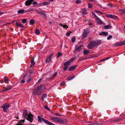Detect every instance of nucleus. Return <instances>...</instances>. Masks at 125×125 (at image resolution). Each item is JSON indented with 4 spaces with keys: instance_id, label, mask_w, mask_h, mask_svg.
I'll return each instance as SVG.
<instances>
[{
    "instance_id": "obj_1",
    "label": "nucleus",
    "mask_w": 125,
    "mask_h": 125,
    "mask_svg": "<svg viewBox=\"0 0 125 125\" xmlns=\"http://www.w3.org/2000/svg\"><path fill=\"white\" fill-rule=\"evenodd\" d=\"M22 116L24 119L28 120L31 122L32 123L33 121V115L31 113L28 114L27 112V110H24L23 113L22 115Z\"/></svg>"
},
{
    "instance_id": "obj_2",
    "label": "nucleus",
    "mask_w": 125,
    "mask_h": 125,
    "mask_svg": "<svg viewBox=\"0 0 125 125\" xmlns=\"http://www.w3.org/2000/svg\"><path fill=\"white\" fill-rule=\"evenodd\" d=\"M44 88V85L42 84H41L37 87L36 90L33 93L35 95H39L42 92V91Z\"/></svg>"
},
{
    "instance_id": "obj_3",
    "label": "nucleus",
    "mask_w": 125,
    "mask_h": 125,
    "mask_svg": "<svg viewBox=\"0 0 125 125\" xmlns=\"http://www.w3.org/2000/svg\"><path fill=\"white\" fill-rule=\"evenodd\" d=\"M10 106V104L6 103L4 104V105L2 106L1 107L3 109L4 111V112H5Z\"/></svg>"
},
{
    "instance_id": "obj_4",
    "label": "nucleus",
    "mask_w": 125,
    "mask_h": 125,
    "mask_svg": "<svg viewBox=\"0 0 125 125\" xmlns=\"http://www.w3.org/2000/svg\"><path fill=\"white\" fill-rule=\"evenodd\" d=\"M51 118L52 120L56 122L61 123L62 122V121L58 118L51 117Z\"/></svg>"
},
{
    "instance_id": "obj_5",
    "label": "nucleus",
    "mask_w": 125,
    "mask_h": 125,
    "mask_svg": "<svg viewBox=\"0 0 125 125\" xmlns=\"http://www.w3.org/2000/svg\"><path fill=\"white\" fill-rule=\"evenodd\" d=\"M89 32V31L88 29L84 30L83 32L82 33V38H83L86 37Z\"/></svg>"
},
{
    "instance_id": "obj_6",
    "label": "nucleus",
    "mask_w": 125,
    "mask_h": 125,
    "mask_svg": "<svg viewBox=\"0 0 125 125\" xmlns=\"http://www.w3.org/2000/svg\"><path fill=\"white\" fill-rule=\"evenodd\" d=\"M96 45L95 41L91 42L88 45L89 49H93Z\"/></svg>"
},
{
    "instance_id": "obj_7",
    "label": "nucleus",
    "mask_w": 125,
    "mask_h": 125,
    "mask_svg": "<svg viewBox=\"0 0 125 125\" xmlns=\"http://www.w3.org/2000/svg\"><path fill=\"white\" fill-rule=\"evenodd\" d=\"M12 88V86H10L8 88H6L5 87H3L2 89V90L0 91L1 92H6L8 91L9 90L11 89Z\"/></svg>"
},
{
    "instance_id": "obj_8",
    "label": "nucleus",
    "mask_w": 125,
    "mask_h": 125,
    "mask_svg": "<svg viewBox=\"0 0 125 125\" xmlns=\"http://www.w3.org/2000/svg\"><path fill=\"white\" fill-rule=\"evenodd\" d=\"M70 64V63L68 62H65L64 63V66L65 67L63 69L64 71L66 70L68 67V66H69Z\"/></svg>"
},
{
    "instance_id": "obj_9",
    "label": "nucleus",
    "mask_w": 125,
    "mask_h": 125,
    "mask_svg": "<svg viewBox=\"0 0 125 125\" xmlns=\"http://www.w3.org/2000/svg\"><path fill=\"white\" fill-rule=\"evenodd\" d=\"M27 73H26V74L24 75L23 78V79L20 82V83H25V80L26 78H27Z\"/></svg>"
},
{
    "instance_id": "obj_10",
    "label": "nucleus",
    "mask_w": 125,
    "mask_h": 125,
    "mask_svg": "<svg viewBox=\"0 0 125 125\" xmlns=\"http://www.w3.org/2000/svg\"><path fill=\"white\" fill-rule=\"evenodd\" d=\"M97 21V23L98 24H104V23L103 21L100 19L98 17L96 19Z\"/></svg>"
},
{
    "instance_id": "obj_11",
    "label": "nucleus",
    "mask_w": 125,
    "mask_h": 125,
    "mask_svg": "<svg viewBox=\"0 0 125 125\" xmlns=\"http://www.w3.org/2000/svg\"><path fill=\"white\" fill-rule=\"evenodd\" d=\"M106 16L107 18L113 19H116L117 17V16L115 15L111 14H107Z\"/></svg>"
},
{
    "instance_id": "obj_12",
    "label": "nucleus",
    "mask_w": 125,
    "mask_h": 125,
    "mask_svg": "<svg viewBox=\"0 0 125 125\" xmlns=\"http://www.w3.org/2000/svg\"><path fill=\"white\" fill-rule=\"evenodd\" d=\"M40 15L42 16V18H44L47 17V15L44 11H42Z\"/></svg>"
},
{
    "instance_id": "obj_13",
    "label": "nucleus",
    "mask_w": 125,
    "mask_h": 125,
    "mask_svg": "<svg viewBox=\"0 0 125 125\" xmlns=\"http://www.w3.org/2000/svg\"><path fill=\"white\" fill-rule=\"evenodd\" d=\"M125 45V41H122L120 42H118L116 44V46H119Z\"/></svg>"
},
{
    "instance_id": "obj_14",
    "label": "nucleus",
    "mask_w": 125,
    "mask_h": 125,
    "mask_svg": "<svg viewBox=\"0 0 125 125\" xmlns=\"http://www.w3.org/2000/svg\"><path fill=\"white\" fill-rule=\"evenodd\" d=\"M31 64L30 65V67L31 68L32 66H34L35 64L34 62V59L32 58L31 61Z\"/></svg>"
},
{
    "instance_id": "obj_15",
    "label": "nucleus",
    "mask_w": 125,
    "mask_h": 125,
    "mask_svg": "<svg viewBox=\"0 0 125 125\" xmlns=\"http://www.w3.org/2000/svg\"><path fill=\"white\" fill-rule=\"evenodd\" d=\"M87 14L86 10L85 9H82L81 10V14L83 15Z\"/></svg>"
},
{
    "instance_id": "obj_16",
    "label": "nucleus",
    "mask_w": 125,
    "mask_h": 125,
    "mask_svg": "<svg viewBox=\"0 0 125 125\" xmlns=\"http://www.w3.org/2000/svg\"><path fill=\"white\" fill-rule=\"evenodd\" d=\"M76 67V66H71L70 67L69 70V71H73L75 69Z\"/></svg>"
},
{
    "instance_id": "obj_17",
    "label": "nucleus",
    "mask_w": 125,
    "mask_h": 125,
    "mask_svg": "<svg viewBox=\"0 0 125 125\" xmlns=\"http://www.w3.org/2000/svg\"><path fill=\"white\" fill-rule=\"evenodd\" d=\"M16 26L18 27H21L22 28H23L24 26L21 23L19 24L17 22H16Z\"/></svg>"
},
{
    "instance_id": "obj_18",
    "label": "nucleus",
    "mask_w": 125,
    "mask_h": 125,
    "mask_svg": "<svg viewBox=\"0 0 125 125\" xmlns=\"http://www.w3.org/2000/svg\"><path fill=\"white\" fill-rule=\"evenodd\" d=\"M51 56H50L47 58L46 60V63H48L50 62L51 59Z\"/></svg>"
},
{
    "instance_id": "obj_19",
    "label": "nucleus",
    "mask_w": 125,
    "mask_h": 125,
    "mask_svg": "<svg viewBox=\"0 0 125 125\" xmlns=\"http://www.w3.org/2000/svg\"><path fill=\"white\" fill-rule=\"evenodd\" d=\"M108 35V33L107 32H101L100 34V35H103L104 36H107Z\"/></svg>"
},
{
    "instance_id": "obj_20",
    "label": "nucleus",
    "mask_w": 125,
    "mask_h": 125,
    "mask_svg": "<svg viewBox=\"0 0 125 125\" xmlns=\"http://www.w3.org/2000/svg\"><path fill=\"white\" fill-rule=\"evenodd\" d=\"M47 95L46 94H44L42 96L41 99L42 101H43L44 100V98L47 97Z\"/></svg>"
},
{
    "instance_id": "obj_21",
    "label": "nucleus",
    "mask_w": 125,
    "mask_h": 125,
    "mask_svg": "<svg viewBox=\"0 0 125 125\" xmlns=\"http://www.w3.org/2000/svg\"><path fill=\"white\" fill-rule=\"evenodd\" d=\"M120 11L121 15H123V14H125V9H121Z\"/></svg>"
},
{
    "instance_id": "obj_22",
    "label": "nucleus",
    "mask_w": 125,
    "mask_h": 125,
    "mask_svg": "<svg viewBox=\"0 0 125 125\" xmlns=\"http://www.w3.org/2000/svg\"><path fill=\"white\" fill-rule=\"evenodd\" d=\"M62 53L60 52H58L57 54L56 55V56L57 58H58L60 56H62Z\"/></svg>"
},
{
    "instance_id": "obj_23",
    "label": "nucleus",
    "mask_w": 125,
    "mask_h": 125,
    "mask_svg": "<svg viewBox=\"0 0 125 125\" xmlns=\"http://www.w3.org/2000/svg\"><path fill=\"white\" fill-rule=\"evenodd\" d=\"M31 78L32 76L31 75H30L28 77V79L27 81V83H30L31 81Z\"/></svg>"
},
{
    "instance_id": "obj_24",
    "label": "nucleus",
    "mask_w": 125,
    "mask_h": 125,
    "mask_svg": "<svg viewBox=\"0 0 125 125\" xmlns=\"http://www.w3.org/2000/svg\"><path fill=\"white\" fill-rule=\"evenodd\" d=\"M74 76H72L68 77L67 78V80L68 81L70 80L73 79V78H74Z\"/></svg>"
},
{
    "instance_id": "obj_25",
    "label": "nucleus",
    "mask_w": 125,
    "mask_h": 125,
    "mask_svg": "<svg viewBox=\"0 0 125 125\" xmlns=\"http://www.w3.org/2000/svg\"><path fill=\"white\" fill-rule=\"evenodd\" d=\"M25 10L24 9H22L21 10H19L17 13H18L22 14L24 12Z\"/></svg>"
},
{
    "instance_id": "obj_26",
    "label": "nucleus",
    "mask_w": 125,
    "mask_h": 125,
    "mask_svg": "<svg viewBox=\"0 0 125 125\" xmlns=\"http://www.w3.org/2000/svg\"><path fill=\"white\" fill-rule=\"evenodd\" d=\"M89 52L88 50H84L83 51V54L84 55H86L88 54Z\"/></svg>"
},
{
    "instance_id": "obj_27",
    "label": "nucleus",
    "mask_w": 125,
    "mask_h": 125,
    "mask_svg": "<svg viewBox=\"0 0 125 125\" xmlns=\"http://www.w3.org/2000/svg\"><path fill=\"white\" fill-rule=\"evenodd\" d=\"M95 42L96 45H99L101 43V41H95Z\"/></svg>"
},
{
    "instance_id": "obj_28",
    "label": "nucleus",
    "mask_w": 125,
    "mask_h": 125,
    "mask_svg": "<svg viewBox=\"0 0 125 125\" xmlns=\"http://www.w3.org/2000/svg\"><path fill=\"white\" fill-rule=\"evenodd\" d=\"M57 74V72H55L53 75L52 77L50 78L51 79H53L55 78Z\"/></svg>"
},
{
    "instance_id": "obj_29",
    "label": "nucleus",
    "mask_w": 125,
    "mask_h": 125,
    "mask_svg": "<svg viewBox=\"0 0 125 125\" xmlns=\"http://www.w3.org/2000/svg\"><path fill=\"white\" fill-rule=\"evenodd\" d=\"M35 32V34L37 35L39 34H40V33L39 30L38 29H36V30Z\"/></svg>"
},
{
    "instance_id": "obj_30",
    "label": "nucleus",
    "mask_w": 125,
    "mask_h": 125,
    "mask_svg": "<svg viewBox=\"0 0 125 125\" xmlns=\"http://www.w3.org/2000/svg\"><path fill=\"white\" fill-rule=\"evenodd\" d=\"M30 23L31 25H33L35 23V21L33 20H31L29 22Z\"/></svg>"
},
{
    "instance_id": "obj_31",
    "label": "nucleus",
    "mask_w": 125,
    "mask_h": 125,
    "mask_svg": "<svg viewBox=\"0 0 125 125\" xmlns=\"http://www.w3.org/2000/svg\"><path fill=\"white\" fill-rule=\"evenodd\" d=\"M81 51V49H80V48L79 47H77L76 49L75 50V51H78L80 52Z\"/></svg>"
},
{
    "instance_id": "obj_32",
    "label": "nucleus",
    "mask_w": 125,
    "mask_h": 125,
    "mask_svg": "<svg viewBox=\"0 0 125 125\" xmlns=\"http://www.w3.org/2000/svg\"><path fill=\"white\" fill-rule=\"evenodd\" d=\"M111 26L109 25H107L104 26V28L105 29H108L111 27Z\"/></svg>"
},
{
    "instance_id": "obj_33",
    "label": "nucleus",
    "mask_w": 125,
    "mask_h": 125,
    "mask_svg": "<svg viewBox=\"0 0 125 125\" xmlns=\"http://www.w3.org/2000/svg\"><path fill=\"white\" fill-rule=\"evenodd\" d=\"M94 11L95 12L97 13H99V14L101 15H102L103 14V13L101 12L100 11H97L96 10H94Z\"/></svg>"
},
{
    "instance_id": "obj_34",
    "label": "nucleus",
    "mask_w": 125,
    "mask_h": 125,
    "mask_svg": "<svg viewBox=\"0 0 125 125\" xmlns=\"http://www.w3.org/2000/svg\"><path fill=\"white\" fill-rule=\"evenodd\" d=\"M4 80L5 82L6 83H7L8 82L9 80L8 78H6V77H4Z\"/></svg>"
},
{
    "instance_id": "obj_35",
    "label": "nucleus",
    "mask_w": 125,
    "mask_h": 125,
    "mask_svg": "<svg viewBox=\"0 0 125 125\" xmlns=\"http://www.w3.org/2000/svg\"><path fill=\"white\" fill-rule=\"evenodd\" d=\"M74 58H72L69 60L68 61L70 63L73 62L74 60Z\"/></svg>"
},
{
    "instance_id": "obj_36",
    "label": "nucleus",
    "mask_w": 125,
    "mask_h": 125,
    "mask_svg": "<svg viewBox=\"0 0 125 125\" xmlns=\"http://www.w3.org/2000/svg\"><path fill=\"white\" fill-rule=\"evenodd\" d=\"M109 58H105L104 59H102V60H101V62H103L104 61L108 59H109Z\"/></svg>"
},
{
    "instance_id": "obj_37",
    "label": "nucleus",
    "mask_w": 125,
    "mask_h": 125,
    "mask_svg": "<svg viewBox=\"0 0 125 125\" xmlns=\"http://www.w3.org/2000/svg\"><path fill=\"white\" fill-rule=\"evenodd\" d=\"M68 28V26H67V25L66 24L63 25V28L65 29H66Z\"/></svg>"
},
{
    "instance_id": "obj_38",
    "label": "nucleus",
    "mask_w": 125,
    "mask_h": 125,
    "mask_svg": "<svg viewBox=\"0 0 125 125\" xmlns=\"http://www.w3.org/2000/svg\"><path fill=\"white\" fill-rule=\"evenodd\" d=\"M71 31H68L66 34V35L67 36H69L70 35V33H71Z\"/></svg>"
},
{
    "instance_id": "obj_39",
    "label": "nucleus",
    "mask_w": 125,
    "mask_h": 125,
    "mask_svg": "<svg viewBox=\"0 0 125 125\" xmlns=\"http://www.w3.org/2000/svg\"><path fill=\"white\" fill-rule=\"evenodd\" d=\"M81 2V1L80 0H76V2L77 4H79Z\"/></svg>"
},
{
    "instance_id": "obj_40",
    "label": "nucleus",
    "mask_w": 125,
    "mask_h": 125,
    "mask_svg": "<svg viewBox=\"0 0 125 125\" xmlns=\"http://www.w3.org/2000/svg\"><path fill=\"white\" fill-rule=\"evenodd\" d=\"M112 37V35H109L108 37H107V40H109Z\"/></svg>"
},
{
    "instance_id": "obj_41",
    "label": "nucleus",
    "mask_w": 125,
    "mask_h": 125,
    "mask_svg": "<svg viewBox=\"0 0 125 125\" xmlns=\"http://www.w3.org/2000/svg\"><path fill=\"white\" fill-rule=\"evenodd\" d=\"M44 108L45 109L48 110H50V109L46 106H45Z\"/></svg>"
},
{
    "instance_id": "obj_42",
    "label": "nucleus",
    "mask_w": 125,
    "mask_h": 125,
    "mask_svg": "<svg viewBox=\"0 0 125 125\" xmlns=\"http://www.w3.org/2000/svg\"><path fill=\"white\" fill-rule=\"evenodd\" d=\"M26 20L25 19H23L22 20V22L23 23H25L26 22Z\"/></svg>"
},
{
    "instance_id": "obj_43",
    "label": "nucleus",
    "mask_w": 125,
    "mask_h": 125,
    "mask_svg": "<svg viewBox=\"0 0 125 125\" xmlns=\"http://www.w3.org/2000/svg\"><path fill=\"white\" fill-rule=\"evenodd\" d=\"M48 2H44L43 3V5H46L48 4Z\"/></svg>"
},
{
    "instance_id": "obj_44",
    "label": "nucleus",
    "mask_w": 125,
    "mask_h": 125,
    "mask_svg": "<svg viewBox=\"0 0 125 125\" xmlns=\"http://www.w3.org/2000/svg\"><path fill=\"white\" fill-rule=\"evenodd\" d=\"M92 15L96 19L97 18H98V17L93 12V13H92Z\"/></svg>"
},
{
    "instance_id": "obj_45",
    "label": "nucleus",
    "mask_w": 125,
    "mask_h": 125,
    "mask_svg": "<svg viewBox=\"0 0 125 125\" xmlns=\"http://www.w3.org/2000/svg\"><path fill=\"white\" fill-rule=\"evenodd\" d=\"M25 120H21L19 122V123H20L21 124L23 123L24 122Z\"/></svg>"
},
{
    "instance_id": "obj_46",
    "label": "nucleus",
    "mask_w": 125,
    "mask_h": 125,
    "mask_svg": "<svg viewBox=\"0 0 125 125\" xmlns=\"http://www.w3.org/2000/svg\"><path fill=\"white\" fill-rule=\"evenodd\" d=\"M72 41L73 42H74L75 41V38H74L72 39Z\"/></svg>"
},
{
    "instance_id": "obj_47",
    "label": "nucleus",
    "mask_w": 125,
    "mask_h": 125,
    "mask_svg": "<svg viewBox=\"0 0 125 125\" xmlns=\"http://www.w3.org/2000/svg\"><path fill=\"white\" fill-rule=\"evenodd\" d=\"M89 125H97V123H92L89 124Z\"/></svg>"
},
{
    "instance_id": "obj_48",
    "label": "nucleus",
    "mask_w": 125,
    "mask_h": 125,
    "mask_svg": "<svg viewBox=\"0 0 125 125\" xmlns=\"http://www.w3.org/2000/svg\"><path fill=\"white\" fill-rule=\"evenodd\" d=\"M53 113V114H54L55 115H56L62 116V115H61L59 114L58 113Z\"/></svg>"
},
{
    "instance_id": "obj_49",
    "label": "nucleus",
    "mask_w": 125,
    "mask_h": 125,
    "mask_svg": "<svg viewBox=\"0 0 125 125\" xmlns=\"http://www.w3.org/2000/svg\"><path fill=\"white\" fill-rule=\"evenodd\" d=\"M92 5L91 4H89L88 8H91L92 7Z\"/></svg>"
},
{
    "instance_id": "obj_50",
    "label": "nucleus",
    "mask_w": 125,
    "mask_h": 125,
    "mask_svg": "<svg viewBox=\"0 0 125 125\" xmlns=\"http://www.w3.org/2000/svg\"><path fill=\"white\" fill-rule=\"evenodd\" d=\"M42 11H41V10H39L37 13L38 14H40Z\"/></svg>"
},
{
    "instance_id": "obj_51",
    "label": "nucleus",
    "mask_w": 125,
    "mask_h": 125,
    "mask_svg": "<svg viewBox=\"0 0 125 125\" xmlns=\"http://www.w3.org/2000/svg\"><path fill=\"white\" fill-rule=\"evenodd\" d=\"M102 124L99 122H97V125H102Z\"/></svg>"
},
{
    "instance_id": "obj_52",
    "label": "nucleus",
    "mask_w": 125,
    "mask_h": 125,
    "mask_svg": "<svg viewBox=\"0 0 125 125\" xmlns=\"http://www.w3.org/2000/svg\"><path fill=\"white\" fill-rule=\"evenodd\" d=\"M30 72L31 73H33V72L32 70H30Z\"/></svg>"
},
{
    "instance_id": "obj_53",
    "label": "nucleus",
    "mask_w": 125,
    "mask_h": 125,
    "mask_svg": "<svg viewBox=\"0 0 125 125\" xmlns=\"http://www.w3.org/2000/svg\"><path fill=\"white\" fill-rule=\"evenodd\" d=\"M67 121V120L65 119H63V124L65 122H66Z\"/></svg>"
},
{
    "instance_id": "obj_54",
    "label": "nucleus",
    "mask_w": 125,
    "mask_h": 125,
    "mask_svg": "<svg viewBox=\"0 0 125 125\" xmlns=\"http://www.w3.org/2000/svg\"><path fill=\"white\" fill-rule=\"evenodd\" d=\"M108 5L109 6H110L111 7H112V5L111 4H108Z\"/></svg>"
},
{
    "instance_id": "obj_55",
    "label": "nucleus",
    "mask_w": 125,
    "mask_h": 125,
    "mask_svg": "<svg viewBox=\"0 0 125 125\" xmlns=\"http://www.w3.org/2000/svg\"><path fill=\"white\" fill-rule=\"evenodd\" d=\"M37 2L36 1H34L33 3V5L36 4H37Z\"/></svg>"
},
{
    "instance_id": "obj_56",
    "label": "nucleus",
    "mask_w": 125,
    "mask_h": 125,
    "mask_svg": "<svg viewBox=\"0 0 125 125\" xmlns=\"http://www.w3.org/2000/svg\"><path fill=\"white\" fill-rule=\"evenodd\" d=\"M39 11V10H34V11L35 12H36L37 13Z\"/></svg>"
},
{
    "instance_id": "obj_57",
    "label": "nucleus",
    "mask_w": 125,
    "mask_h": 125,
    "mask_svg": "<svg viewBox=\"0 0 125 125\" xmlns=\"http://www.w3.org/2000/svg\"><path fill=\"white\" fill-rule=\"evenodd\" d=\"M30 11V10H26V11L25 12H29Z\"/></svg>"
},
{
    "instance_id": "obj_58",
    "label": "nucleus",
    "mask_w": 125,
    "mask_h": 125,
    "mask_svg": "<svg viewBox=\"0 0 125 125\" xmlns=\"http://www.w3.org/2000/svg\"><path fill=\"white\" fill-rule=\"evenodd\" d=\"M42 78H41V79H40L38 80V82H40L41 81V80H42Z\"/></svg>"
},
{
    "instance_id": "obj_59",
    "label": "nucleus",
    "mask_w": 125,
    "mask_h": 125,
    "mask_svg": "<svg viewBox=\"0 0 125 125\" xmlns=\"http://www.w3.org/2000/svg\"><path fill=\"white\" fill-rule=\"evenodd\" d=\"M93 23H89V25H93Z\"/></svg>"
},
{
    "instance_id": "obj_60",
    "label": "nucleus",
    "mask_w": 125,
    "mask_h": 125,
    "mask_svg": "<svg viewBox=\"0 0 125 125\" xmlns=\"http://www.w3.org/2000/svg\"><path fill=\"white\" fill-rule=\"evenodd\" d=\"M35 10H34L33 9H31L30 10H30L31 11H34Z\"/></svg>"
},
{
    "instance_id": "obj_61",
    "label": "nucleus",
    "mask_w": 125,
    "mask_h": 125,
    "mask_svg": "<svg viewBox=\"0 0 125 125\" xmlns=\"http://www.w3.org/2000/svg\"><path fill=\"white\" fill-rule=\"evenodd\" d=\"M90 1L92 2L94 1V0H89Z\"/></svg>"
},
{
    "instance_id": "obj_62",
    "label": "nucleus",
    "mask_w": 125,
    "mask_h": 125,
    "mask_svg": "<svg viewBox=\"0 0 125 125\" xmlns=\"http://www.w3.org/2000/svg\"><path fill=\"white\" fill-rule=\"evenodd\" d=\"M17 125H22L21 124H17Z\"/></svg>"
},
{
    "instance_id": "obj_63",
    "label": "nucleus",
    "mask_w": 125,
    "mask_h": 125,
    "mask_svg": "<svg viewBox=\"0 0 125 125\" xmlns=\"http://www.w3.org/2000/svg\"><path fill=\"white\" fill-rule=\"evenodd\" d=\"M61 45H62V44H61V46L60 47V49H62V46H61Z\"/></svg>"
},
{
    "instance_id": "obj_64",
    "label": "nucleus",
    "mask_w": 125,
    "mask_h": 125,
    "mask_svg": "<svg viewBox=\"0 0 125 125\" xmlns=\"http://www.w3.org/2000/svg\"><path fill=\"white\" fill-rule=\"evenodd\" d=\"M54 0H50V1H52Z\"/></svg>"
}]
</instances>
